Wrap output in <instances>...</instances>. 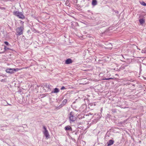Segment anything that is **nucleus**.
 <instances>
[{
	"mask_svg": "<svg viewBox=\"0 0 146 146\" xmlns=\"http://www.w3.org/2000/svg\"><path fill=\"white\" fill-rule=\"evenodd\" d=\"M13 14L14 15L22 19H24L25 18L24 15L21 12L15 11L13 12Z\"/></svg>",
	"mask_w": 146,
	"mask_h": 146,
	"instance_id": "f257e3e1",
	"label": "nucleus"
},
{
	"mask_svg": "<svg viewBox=\"0 0 146 146\" xmlns=\"http://www.w3.org/2000/svg\"><path fill=\"white\" fill-rule=\"evenodd\" d=\"M24 29L23 26H21L20 27L17 28L16 29V31L17 33V35H22Z\"/></svg>",
	"mask_w": 146,
	"mask_h": 146,
	"instance_id": "f03ea898",
	"label": "nucleus"
},
{
	"mask_svg": "<svg viewBox=\"0 0 146 146\" xmlns=\"http://www.w3.org/2000/svg\"><path fill=\"white\" fill-rule=\"evenodd\" d=\"M69 119L70 121L73 122L76 119V117L74 116L73 113L71 112L70 113L69 116Z\"/></svg>",
	"mask_w": 146,
	"mask_h": 146,
	"instance_id": "7ed1b4c3",
	"label": "nucleus"
},
{
	"mask_svg": "<svg viewBox=\"0 0 146 146\" xmlns=\"http://www.w3.org/2000/svg\"><path fill=\"white\" fill-rule=\"evenodd\" d=\"M5 71L6 72L10 73V74H13L14 73L13 72L12 68H7L5 70Z\"/></svg>",
	"mask_w": 146,
	"mask_h": 146,
	"instance_id": "20e7f679",
	"label": "nucleus"
},
{
	"mask_svg": "<svg viewBox=\"0 0 146 146\" xmlns=\"http://www.w3.org/2000/svg\"><path fill=\"white\" fill-rule=\"evenodd\" d=\"M72 62V61L70 58L67 59L65 61V63L66 64H69Z\"/></svg>",
	"mask_w": 146,
	"mask_h": 146,
	"instance_id": "39448f33",
	"label": "nucleus"
},
{
	"mask_svg": "<svg viewBox=\"0 0 146 146\" xmlns=\"http://www.w3.org/2000/svg\"><path fill=\"white\" fill-rule=\"evenodd\" d=\"M44 135L46 136V138H48V137L49 136V134L48 133V131L47 130H46V131H45L43 132Z\"/></svg>",
	"mask_w": 146,
	"mask_h": 146,
	"instance_id": "423d86ee",
	"label": "nucleus"
},
{
	"mask_svg": "<svg viewBox=\"0 0 146 146\" xmlns=\"http://www.w3.org/2000/svg\"><path fill=\"white\" fill-rule=\"evenodd\" d=\"M114 141L110 139L108 142V146H110L113 144Z\"/></svg>",
	"mask_w": 146,
	"mask_h": 146,
	"instance_id": "0eeeda50",
	"label": "nucleus"
},
{
	"mask_svg": "<svg viewBox=\"0 0 146 146\" xmlns=\"http://www.w3.org/2000/svg\"><path fill=\"white\" fill-rule=\"evenodd\" d=\"M65 129L66 130H70V131H72V129L70 126H67L65 127Z\"/></svg>",
	"mask_w": 146,
	"mask_h": 146,
	"instance_id": "6e6552de",
	"label": "nucleus"
},
{
	"mask_svg": "<svg viewBox=\"0 0 146 146\" xmlns=\"http://www.w3.org/2000/svg\"><path fill=\"white\" fill-rule=\"evenodd\" d=\"M28 68L27 67H26V68ZM24 68H21L19 69L18 68H12V69H13V72H14V71H15V72H16V71H18L19 70L23 69H24Z\"/></svg>",
	"mask_w": 146,
	"mask_h": 146,
	"instance_id": "1a4fd4ad",
	"label": "nucleus"
},
{
	"mask_svg": "<svg viewBox=\"0 0 146 146\" xmlns=\"http://www.w3.org/2000/svg\"><path fill=\"white\" fill-rule=\"evenodd\" d=\"M97 4L96 0H92V5L93 6H95Z\"/></svg>",
	"mask_w": 146,
	"mask_h": 146,
	"instance_id": "9d476101",
	"label": "nucleus"
},
{
	"mask_svg": "<svg viewBox=\"0 0 146 146\" xmlns=\"http://www.w3.org/2000/svg\"><path fill=\"white\" fill-rule=\"evenodd\" d=\"M139 23L141 24H143L145 22V20L143 19H141L139 20Z\"/></svg>",
	"mask_w": 146,
	"mask_h": 146,
	"instance_id": "9b49d317",
	"label": "nucleus"
},
{
	"mask_svg": "<svg viewBox=\"0 0 146 146\" xmlns=\"http://www.w3.org/2000/svg\"><path fill=\"white\" fill-rule=\"evenodd\" d=\"M59 92V90L57 88H56L54 89V90L53 92V93H56Z\"/></svg>",
	"mask_w": 146,
	"mask_h": 146,
	"instance_id": "f8f14e48",
	"label": "nucleus"
},
{
	"mask_svg": "<svg viewBox=\"0 0 146 146\" xmlns=\"http://www.w3.org/2000/svg\"><path fill=\"white\" fill-rule=\"evenodd\" d=\"M67 101L66 99H64L62 102V104L65 105Z\"/></svg>",
	"mask_w": 146,
	"mask_h": 146,
	"instance_id": "ddd939ff",
	"label": "nucleus"
},
{
	"mask_svg": "<svg viewBox=\"0 0 146 146\" xmlns=\"http://www.w3.org/2000/svg\"><path fill=\"white\" fill-rule=\"evenodd\" d=\"M140 3L141 5L143 6H146V3H145L144 1H142Z\"/></svg>",
	"mask_w": 146,
	"mask_h": 146,
	"instance_id": "4468645a",
	"label": "nucleus"
},
{
	"mask_svg": "<svg viewBox=\"0 0 146 146\" xmlns=\"http://www.w3.org/2000/svg\"><path fill=\"white\" fill-rule=\"evenodd\" d=\"M4 48L5 51H6V50H7L9 49V48H8L7 47H6V46H4Z\"/></svg>",
	"mask_w": 146,
	"mask_h": 146,
	"instance_id": "2eb2a0df",
	"label": "nucleus"
},
{
	"mask_svg": "<svg viewBox=\"0 0 146 146\" xmlns=\"http://www.w3.org/2000/svg\"><path fill=\"white\" fill-rule=\"evenodd\" d=\"M4 43L7 45H9V43L7 42H5Z\"/></svg>",
	"mask_w": 146,
	"mask_h": 146,
	"instance_id": "dca6fc26",
	"label": "nucleus"
},
{
	"mask_svg": "<svg viewBox=\"0 0 146 146\" xmlns=\"http://www.w3.org/2000/svg\"><path fill=\"white\" fill-rule=\"evenodd\" d=\"M65 89V88L64 87V86H62V87L61 88V90H62L64 89Z\"/></svg>",
	"mask_w": 146,
	"mask_h": 146,
	"instance_id": "f3484780",
	"label": "nucleus"
},
{
	"mask_svg": "<svg viewBox=\"0 0 146 146\" xmlns=\"http://www.w3.org/2000/svg\"><path fill=\"white\" fill-rule=\"evenodd\" d=\"M43 128L44 129L45 131H46V130H47L46 128L44 126H43Z\"/></svg>",
	"mask_w": 146,
	"mask_h": 146,
	"instance_id": "a211bd4d",
	"label": "nucleus"
},
{
	"mask_svg": "<svg viewBox=\"0 0 146 146\" xmlns=\"http://www.w3.org/2000/svg\"><path fill=\"white\" fill-rule=\"evenodd\" d=\"M103 80H109V79H108V78H105L103 79Z\"/></svg>",
	"mask_w": 146,
	"mask_h": 146,
	"instance_id": "6ab92c4d",
	"label": "nucleus"
},
{
	"mask_svg": "<svg viewBox=\"0 0 146 146\" xmlns=\"http://www.w3.org/2000/svg\"><path fill=\"white\" fill-rule=\"evenodd\" d=\"M108 79H109V80H110V79H113V78H108Z\"/></svg>",
	"mask_w": 146,
	"mask_h": 146,
	"instance_id": "aec40b11",
	"label": "nucleus"
},
{
	"mask_svg": "<svg viewBox=\"0 0 146 146\" xmlns=\"http://www.w3.org/2000/svg\"><path fill=\"white\" fill-rule=\"evenodd\" d=\"M20 23H22V24H23L24 22H23L22 21H20Z\"/></svg>",
	"mask_w": 146,
	"mask_h": 146,
	"instance_id": "412c9836",
	"label": "nucleus"
},
{
	"mask_svg": "<svg viewBox=\"0 0 146 146\" xmlns=\"http://www.w3.org/2000/svg\"><path fill=\"white\" fill-rule=\"evenodd\" d=\"M144 79L146 80V78H144Z\"/></svg>",
	"mask_w": 146,
	"mask_h": 146,
	"instance_id": "4be33fe9",
	"label": "nucleus"
},
{
	"mask_svg": "<svg viewBox=\"0 0 146 146\" xmlns=\"http://www.w3.org/2000/svg\"><path fill=\"white\" fill-rule=\"evenodd\" d=\"M110 44L111 45V46H112V45L111 44Z\"/></svg>",
	"mask_w": 146,
	"mask_h": 146,
	"instance_id": "5701e85b",
	"label": "nucleus"
},
{
	"mask_svg": "<svg viewBox=\"0 0 146 146\" xmlns=\"http://www.w3.org/2000/svg\"><path fill=\"white\" fill-rule=\"evenodd\" d=\"M9 105H10V106H11V104H9Z\"/></svg>",
	"mask_w": 146,
	"mask_h": 146,
	"instance_id": "b1692460",
	"label": "nucleus"
}]
</instances>
